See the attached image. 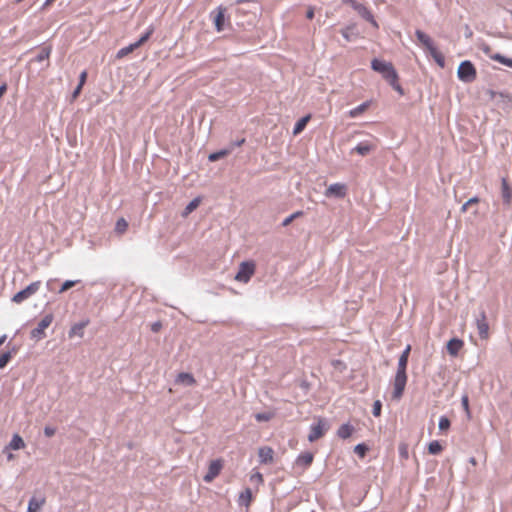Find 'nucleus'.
<instances>
[{"instance_id": "obj_50", "label": "nucleus", "mask_w": 512, "mask_h": 512, "mask_svg": "<svg viewBox=\"0 0 512 512\" xmlns=\"http://www.w3.org/2000/svg\"><path fill=\"white\" fill-rule=\"evenodd\" d=\"M7 91V84L6 83H3L1 86H0V99L2 98V96L6 93Z\"/></svg>"}, {"instance_id": "obj_37", "label": "nucleus", "mask_w": 512, "mask_h": 512, "mask_svg": "<svg viewBox=\"0 0 512 512\" xmlns=\"http://www.w3.org/2000/svg\"><path fill=\"white\" fill-rule=\"evenodd\" d=\"M79 281L78 280H66L61 288L59 289V293H64L66 292L67 290L71 289L72 287H74Z\"/></svg>"}, {"instance_id": "obj_57", "label": "nucleus", "mask_w": 512, "mask_h": 512, "mask_svg": "<svg viewBox=\"0 0 512 512\" xmlns=\"http://www.w3.org/2000/svg\"><path fill=\"white\" fill-rule=\"evenodd\" d=\"M245 143V139L242 138L241 140L237 141L236 146H241Z\"/></svg>"}, {"instance_id": "obj_10", "label": "nucleus", "mask_w": 512, "mask_h": 512, "mask_svg": "<svg viewBox=\"0 0 512 512\" xmlns=\"http://www.w3.org/2000/svg\"><path fill=\"white\" fill-rule=\"evenodd\" d=\"M347 194V187L342 183L331 184L325 191L326 197L344 198Z\"/></svg>"}, {"instance_id": "obj_21", "label": "nucleus", "mask_w": 512, "mask_h": 512, "mask_svg": "<svg viewBox=\"0 0 512 512\" xmlns=\"http://www.w3.org/2000/svg\"><path fill=\"white\" fill-rule=\"evenodd\" d=\"M253 500L252 491L250 488H246L239 495V504L249 507Z\"/></svg>"}, {"instance_id": "obj_36", "label": "nucleus", "mask_w": 512, "mask_h": 512, "mask_svg": "<svg viewBox=\"0 0 512 512\" xmlns=\"http://www.w3.org/2000/svg\"><path fill=\"white\" fill-rule=\"evenodd\" d=\"M200 204V199L199 198H195L193 199L185 208V212L184 214L185 215H188L190 214L191 212H193Z\"/></svg>"}, {"instance_id": "obj_55", "label": "nucleus", "mask_w": 512, "mask_h": 512, "mask_svg": "<svg viewBox=\"0 0 512 512\" xmlns=\"http://www.w3.org/2000/svg\"><path fill=\"white\" fill-rule=\"evenodd\" d=\"M291 215H292V218H294V220H295V219H297V218H299V217L303 216V211H296V212H294V213H293V214H291Z\"/></svg>"}, {"instance_id": "obj_28", "label": "nucleus", "mask_w": 512, "mask_h": 512, "mask_svg": "<svg viewBox=\"0 0 512 512\" xmlns=\"http://www.w3.org/2000/svg\"><path fill=\"white\" fill-rule=\"evenodd\" d=\"M154 32V28L150 26L147 31L139 38L138 41L134 42V46H137L138 48L142 46L148 39L151 37V35Z\"/></svg>"}, {"instance_id": "obj_42", "label": "nucleus", "mask_w": 512, "mask_h": 512, "mask_svg": "<svg viewBox=\"0 0 512 512\" xmlns=\"http://www.w3.org/2000/svg\"><path fill=\"white\" fill-rule=\"evenodd\" d=\"M382 403L380 400H376L373 404L372 413L375 417H379L381 415Z\"/></svg>"}, {"instance_id": "obj_39", "label": "nucleus", "mask_w": 512, "mask_h": 512, "mask_svg": "<svg viewBox=\"0 0 512 512\" xmlns=\"http://www.w3.org/2000/svg\"><path fill=\"white\" fill-rule=\"evenodd\" d=\"M11 353L6 352L0 355V369H3L11 359Z\"/></svg>"}, {"instance_id": "obj_29", "label": "nucleus", "mask_w": 512, "mask_h": 512, "mask_svg": "<svg viewBox=\"0 0 512 512\" xmlns=\"http://www.w3.org/2000/svg\"><path fill=\"white\" fill-rule=\"evenodd\" d=\"M442 450H443V447L440 444V442L437 440L430 442L428 445V451L432 455L440 454L442 452Z\"/></svg>"}, {"instance_id": "obj_56", "label": "nucleus", "mask_w": 512, "mask_h": 512, "mask_svg": "<svg viewBox=\"0 0 512 512\" xmlns=\"http://www.w3.org/2000/svg\"><path fill=\"white\" fill-rule=\"evenodd\" d=\"M469 206L470 205H467V202H465L461 207V212L465 213L468 210Z\"/></svg>"}, {"instance_id": "obj_45", "label": "nucleus", "mask_w": 512, "mask_h": 512, "mask_svg": "<svg viewBox=\"0 0 512 512\" xmlns=\"http://www.w3.org/2000/svg\"><path fill=\"white\" fill-rule=\"evenodd\" d=\"M510 196H511V193H510L509 187H508V185H507L506 181L504 180V181H503V197H504L507 201H509Z\"/></svg>"}, {"instance_id": "obj_54", "label": "nucleus", "mask_w": 512, "mask_h": 512, "mask_svg": "<svg viewBox=\"0 0 512 512\" xmlns=\"http://www.w3.org/2000/svg\"><path fill=\"white\" fill-rule=\"evenodd\" d=\"M400 454H401L403 457H405V458H407V457H408V452H407V449H406V447H405V446H403V447H401V448H400Z\"/></svg>"}, {"instance_id": "obj_13", "label": "nucleus", "mask_w": 512, "mask_h": 512, "mask_svg": "<svg viewBox=\"0 0 512 512\" xmlns=\"http://www.w3.org/2000/svg\"><path fill=\"white\" fill-rule=\"evenodd\" d=\"M477 329L481 339L486 340L489 338V325L484 313L481 315V318L477 320Z\"/></svg>"}, {"instance_id": "obj_20", "label": "nucleus", "mask_w": 512, "mask_h": 512, "mask_svg": "<svg viewBox=\"0 0 512 512\" xmlns=\"http://www.w3.org/2000/svg\"><path fill=\"white\" fill-rule=\"evenodd\" d=\"M354 432V427L348 423L341 425L337 430V436L341 439L349 438Z\"/></svg>"}, {"instance_id": "obj_51", "label": "nucleus", "mask_w": 512, "mask_h": 512, "mask_svg": "<svg viewBox=\"0 0 512 512\" xmlns=\"http://www.w3.org/2000/svg\"><path fill=\"white\" fill-rule=\"evenodd\" d=\"M306 17L308 19H313L314 17V9L312 7H310L308 10H307V13H306Z\"/></svg>"}, {"instance_id": "obj_6", "label": "nucleus", "mask_w": 512, "mask_h": 512, "mask_svg": "<svg viewBox=\"0 0 512 512\" xmlns=\"http://www.w3.org/2000/svg\"><path fill=\"white\" fill-rule=\"evenodd\" d=\"M53 314H47L45 315L41 321L37 324V327H35L31 331V337L40 340L45 336V330L51 325L53 322Z\"/></svg>"}, {"instance_id": "obj_1", "label": "nucleus", "mask_w": 512, "mask_h": 512, "mask_svg": "<svg viewBox=\"0 0 512 512\" xmlns=\"http://www.w3.org/2000/svg\"><path fill=\"white\" fill-rule=\"evenodd\" d=\"M371 67L374 71L380 73L384 79L388 81V83L399 92L401 95L403 94V89L399 84L398 74L393 67L392 63L373 59L371 62Z\"/></svg>"}, {"instance_id": "obj_3", "label": "nucleus", "mask_w": 512, "mask_h": 512, "mask_svg": "<svg viewBox=\"0 0 512 512\" xmlns=\"http://www.w3.org/2000/svg\"><path fill=\"white\" fill-rule=\"evenodd\" d=\"M457 75L461 81L470 83L476 79L477 72L474 65L466 60L460 63Z\"/></svg>"}, {"instance_id": "obj_34", "label": "nucleus", "mask_w": 512, "mask_h": 512, "mask_svg": "<svg viewBox=\"0 0 512 512\" xmlns=\"http://www.w3.org/2000/svg\"><path fill=\"white\" fill-rule=\"evenodd\" d=\"M490 58L508 67H512V59L506 58L501 54H494Z\"/></svg>"}, {"instance_id": "obj_58", "label": "nucleus", "mask_w": 512, "mask_h": 512, "mask_svg": "<svg viewBox=\"0 0 512 512\" xmlns=\"http://www.w3.org/2000/svg\"><path fill=\"white\" fill-rule=\"evenodd\" d=\"M55 0H46V2L44 3V7H47L49 6L51 3H53Z\"/></svg>"}, {"instance_id": "obj_41", "label": "nucleus", "mask_w": 512, "mask_h": 512, "mask_svg": "<svg viewBox=\"0 0 512 512\" xmlns=\"http://www.w3.org/2000/svg\"><path fill=\"white\" fill-rule=\"evenodd\" d=\"M450 428V420L445 417V416H442L440 419H439V429L440 430H443V431H446Z\"/></svg>"}, {"instance_id": "obj_23", "label": "nucleus", "mask_w": 512, "mask_h": 512, "mask_svg": "<svg viewBox=\"0 0 512 512\" xmlns=\"http://www.w3.org/2000/svg\"><path fill=\"white\" fill-rule=\"evenodd\" d=\"M311 116L310 115H306L304 117H302L301 119H299L297 121V123L295 124L294 126V129H293V134L294 135H298L300 134L306 127L307 123L309 122Z\"/></svg>"}, {"instance_id": "obj_16", "label": "nucleus", "mask_w": 512, "mask_h": 512, "mask_svg": "<svg viewBox=\"0 0 512 512\" xmlns=\"http://www.w3.org/2000/svg\"><path fill=\"white\" fill-rule=\"evenodd\" d=\"M371 104H372V101L368 100V101L363 102L359 106L351 109L348 112L349 117L356 118V117L362 115L363 113H365L370 108Z\"/></svg>"}, {"instance_id": "obj_35", "label": "nucleus", "mask_w": 512, "mask_h": 512, "mask_svg": "<svg viewBox=\"0 0 512 512\" xmlns=\"http://www.w3.org/2000/svg\"><path fill=\"white\" fill-rule=\"evenodd\" d=\"M299 463L303 464L304 466L311 465L313 461V455L311 453H303L298 457L297 460Z\"/></svg>"}, {"instance_id": "obj_52", "label": "nucleus", "mask_w": 512, "mask_h": 512, "mask_svg": "<svg viewBox=\"0 0 512 512\" xmlns=\"http://www.w3.org/2000/svg\"><path fill=\"white\" fill-rule=\"evenodd\" d=\"M477 203H479L478 197H472L467 201V205H473V204H477Z\"/></svg>"}, {"instance_id": "obj_31", "label": "nucleus", "mask_w": 512, "mask_h": 512, "mask_svg": "<svg viewBox=\"0 0 512 512\" xmlns=\"http://www.w3.org/2000/svg\"><path fill=\"white\" fill-rule=\"evenodd\" d=\"M231 152V150L229 149H224V150H220V151H217V152H214V153H211L209 156H208V159L209 161L211 162H215L221 158H224L225 156H227L229 153Z\"/></svg>"}, {"instance_id": "obj_19", "label": "nucleus", "mask_w": 512, "mask_h": 512, "mask_svg": "<svg viewBox=\"0 0 512 512\" xmlns=\"http://www.w3.org/2000/svg\"><path fill=\"white\" fill-rule=\"evenodd\" d=\"M176 382L179 383V384H184V385H187V386H192V385H194L196 383V380H195V378L193 377L192 374L182 372V373H179L177 375Z\"/></svg>"}, {"instance_id": "obj_2", "label": "nucleus", "mask_w": 512, "mask_h": 512, "mask_svg": "<svg viewBox=\"0 0 512 512\" xmlns=\"http://www.w3.org/2000/svg\"><path fill=\"white\" fill-rule=\"evenodd\" d=\"M407 373L405 371H396L395 377L392 383V398L394 400H400L403 396L406 384H407Z\"/></svg>"}, {"instance_id": "obj_8", "label": "nucleus", "mask_w": 512, "mask_h": 512, "mask_svg": "<svg viewBox=\"0 0 512 512\" xmlns=\"http://www.w3.org/2000/svg\"><path fill=\"white\" fill-rule=\"evenodd\" d=\"M346 3L350 4L365 20L370 22L374 27H378L376 20L372 13L367 9L366 6L357 2L356 0H345Z\"/></svg>"}, {"instance_id": "obj_27", "label": "nucleus", "mask_w": 512, "mask_h": 512, "mask_svg": "<svg viewBox=\"0 0 512 512\" xmlns=\"http://www.w3.org/2000/svg\"><path fill=\"white\" fill-rule=\"evenodd\" d=\"M373 149V147L368 143H359L355 148L354 151H356L358 154L365 156L370 153V151Z\"/></svg>"}, {"instance_id": "obj_49", "label": "nucleus", "mask_w": 512, "mask_h": 512, "mask_svg": "<svg viewBox=\"0 0 512 512\" xmlns=\"http://www.w3.org/2000/svg\"><path fill=\"white\" fill-rule=\"evenodd\" d=\"M81 90H82V86L78 85L72 94L73 99H76L79 96V94L81 93Z\"/></svg>"}, {"instance_id": "obj_30", "label": "nucleus", "mask_w": 512, "mask_h": 512, "mask_svg": "<svg viewBox=\"0 0 512 512\" xmlns=\"http://www.w3.org/2000/svg\"><path fill=\"white\" fill-rule=\"evenodd\" d=\"M50 54H51V47L50 46L43 47L40 50V52L38 53V55L36 56L35 60L37 62H42L44 60H47L50 57Z\"/></svg>"}, {"instance_id": "obj_33", "label": "nucleus", "mask_w": 512, "mask_h": 512, "mask_svg": "<svg viewBox=\"0 0 512 512\" xmlns=\"http://www.w3.org/2000/svg\"><path fill=\"white\" fill-rule=\"evenodd\" d=\"M275 416L274 412H262L255 414V419L258 422H268Z\"/></svg>"}, {"instance_id": "obj_14", "label": "nucleus", "mask_w": 512, "mask_h": 512, "mask_svg": "<svg viewBox=\"0 0 512 512\" xmlns=\"http://www.w3.org/2000/svg\"><path fill=\"white\" fill-rule=\"evenodd\" d=\"M410 352H411V345H407L406 348L404 349V351L402 352V354L399 357L398 366H397V370L398 371H405L406 372L407 365H408V358H409Z\"/></svg>"}, {"instance_id": "obj_4", "label": "nucleus", "mask_w": 512, "mask_h": 512, "mask_svg": "<svg viewBox=\"0 0 512 512\" xmlns=\"http://www.w3.org/2000/svg\"><path fill=\"white\" fill-rule=\"evenodd\" d=\"M41 285H42L41 281L32 282L25 289L16 293L13 296L12 301L16 304L22 303L23 301L27 300L28 298H30L31 296L36 294L39 291V289L41 288Z\"/></svg>"}, {"instance_id": "obj_59", "label": "nucleus", "mask_w": 512, "mask_h": 512, "mask_svg": "<svg viewBox=\"0 0 512 512\" xmlns=\"http://www.w3.org/2000/svg\"><path fill=\"white\" fill-rule=\"evenodd\" d=\"M160 327V324H154L153 325V330L154 331H158V328Z\"/></svg>"}, {"instance_id": "obj_7", "label": "nucleus", "mask_w": 512, "mask_h": 512, "mask_svg": "<svg viewBox=\"0 0 512 512\" xmlns=\"http://www.w3.org/2000/svg\"><path fill=\"white\" fill-rule=\"evenodd\" d=\"M327 429L328 427L326 421L322 418H319L318 422L311 426L308 440L310 442H314L322 438L325 435Z\"/></svg>"}, {"instance_id": "obj_26", "label": "nucleus", "mask_w": 512, "mask_h": 512, "mask_svg": "<svg viewBox=\"0 0 512 512\" xmlns=\"http://www.w3.org/2000/svg\"><path fill=\"white\" fill-rule=\"evenodd\" d=\"M138 47L137 46H134V43L126 46V47H123L121 48L117 54H116V58L117 59H122L124 58L125 56H127L128 54L132 53L135 49H137Z\"/></svg>"}, {"instance_id": "obj_46", "label": "nucleus", "mask_w": 512, "mask_h": 512, "mask_svg": "<svg viewBox=\"0 0 512 512\" xmlns=\"http://www.w3.org/2000/svg\"><path fill=\"white\" fill-rule=\"evenodd\" d=\"M55 433H56V430H55V428H53V427L46 426V427L44 428V434H45L47 437H52V436H54V435H55Z\"/></svg>"}, {"instance_id": "obj_22", "label": "nucleus", "mask_w": 512, "mask_h": 512, "mask_svg": "<svg viewBox=\"0 0 512 512\" xmlns=\"http://www.w3.org/2000/svg\"><path fill=\"white\" fill-rule=\"evenodd\" d=\"M87 324L88 321L74 324L69 331V338H73L76 335L79 337H83V330L87 326Z\"/></svg>"}, {"instance_id": "obj_38", "label": "nucleus", "mask_w": 512, "mask_h": 512, "mask_svg": "<svg viewBox=\"0 0 512 512\" xmlns=\"http://www.w3.org/2000/svg\"><path fill=\"white\" fill-rule=\"evenodd\" d=\"M368 451V448L365 444H358L354 448V452L360 456L361 458L365 457L366 453Z\"/></svg>"}, {"instance_id": "obj_44", "label": "nucleus", "mask_w": 512, "mask_h": 512, "mask_svg": "<svg viewBox=\"0 0 512 512\" xmlns=\"http://www.w3.org/2000/svg\"><path fill=\"white\" fill-rule=\"evenodd\" d=\"M332 365L334 366L335 369L339 370V371H344L346 369V365L343 361L341 360H334L332 362Z\"/></svg>"}, {"instance_id": "obj_18", "label": "nucleus", "mask_w": 512, "mask_h": 512, "mask_svg": "<svg viewBox=\"0 0 512 512\" xmlns=\"http://www.w3.org/2000/svg\"><path fill=\"white\" fill-rule=\"evenodd\" d=\"M415 35L418 39V41L423 45L425 46L428 51L434 47V44H433V41L432 39L427 35L425 34L423 31L421 30H416L415 32Z\"/></svg>"}, {"instance_id": "obj_48", "label": "nucleus", "mask_w": 512, "mask_h": 512, "mask_svg": "<svg viewBox=\"0 0 512 512\" xmlns=\"http://www.w3.org/2000/svg\"><path fill=\"white\" fill-rule=\"evenodd\" d=\"M293 220H294V218H292V215L288 216L282 222V226L287 227L288 225H290L292 223Z\"/></svg>"}, {"instance_id": "obj_43", "label": "nucleus", "mask_w": 512, "mask_h": 512, "mask_svg": "<svg viewBox=\"0 0 512 512\" xmlns=\"http://www.w3.org/2000/svg\"><path fill=\"white\" fill-rule=\"evenodd\" d=\"M462 406L464 410L466 411L467 415H470V408H469V398L467 395H464L461 399Z\"/></svg>"}, {"instance_id": "obj_17", "label": "nucleus", "mask_w": 512, "mask_h": 512, "mask_svg": "<svg viewBox=\"0 0 512 512\" xmlns=\"http://www.w3.org/2000/svg\"><path fill=\"white\" fill-rule=\"evenodd\" d=\"M45 497H32L28 504L27 512H39L40 508L45 504Z\"/></svg>"}, {"instance_id": "obj_60", "label": "nucleus", "mask_w": 512, "mask_h": 512, "mask_svg": "<svg viewBox=\"0 0 512 512\" xmlns=\"http://www.w3.org/2000/svg\"><path fill=\"white\" fill-rule=\"evenodd\" d=\"M5 338H6L5 336H2V337L0 338V345L5 341Z\"/></svg>"}, {"instance_id": "obj_40", "label": "nucleus", "mask_w": 512, "mask_h": 512, "mask_svg": "<svg viewBox=\"0 0 512 512\" xmlns=\"http://www.w3.org/2000/svg\"><path fill=\"white\" fill-rule=\"evenodd\" d=\"M250 481L257 485H262L264 482L263 475L260 472H256L250 476Z\"/></svg>"}, {"instance_id": "obj_47", "label": "nucleus", "mask_w": 512, "mask_h": 512, "mask_svg": "<svg viewBox=\"0 0 512 512\" xmlns=\"http://www.w3.org/2000/svg\"><path fill=\"white\" fill-rule=\"evenodd\" d=\"M86 79H87V72L86 71H83L81 74H80V77H79V84L80 86L83 87V85L85 84L86 82Z\"/></svg>"}, {"instance_id": "obj_9", "label": "nucleus", "mask_w": 512, "mask_h": 512, "mask_svg": "<svg viewBox=\"0 0 512 512\" xmlns=\"http://www.w3.org/2000/svg\"><path fill=\"white\" fill-rule=\"evenodd\" d=\"M222 468H223V460L222 459L212 460L209 463L208 471L205 474V476L203 477V480L206 483L212 482L220 474Z\"/></svg>"}, {"instance_id": "obj_15", "label": "nucleus", "mask_w": 512, "mask_h": 512, "mask_svg": "<svg viewBox=\"0 0 512 512\" xmlns=\"http://www.w3.org/2000/svg\"><path fill=\"white\" fill-rule=\"evenodd\" d=\"M225 11L226 9L223 7L217 8L216 16L214 17V24L218 32H221L224 29Z\"/></svg>"}, {"instance_id": "obj_12", "label": "nucleus", "mask_w": 512, "mask_h": 512, "mask_svg": "<svg viewBox=\"0 0 512 512\" xmlns=\"http://www.w3.org/2000/svg\"><path fill=\"white\" fill-rule=\"evenodd\" d=\"M463 347H464V342H463V340H461L459 338H453V339L449 340L446 345L447 352L452 357H456L459 354V352L462 350Z\"/></svg>"}, {"instance_id": "obj_25", "label": "nucleus", "mask_w": 512, "mask_h": 512, "mask_svg": "<svg viewBox=\"0 0 512 512\" xmlns=\"http://www.w3.org/2000/svg\"><path fill=\"white\" fill-rule=\"evenodd\" d=\"M24 447L25 443L23 439L18 434H15L9 443V448H11L12 450H19L23 449Z\"/></svg>"}, {"instance_id": "obj_11", "label": "nucleus", "mask_w": 512, "mask_h": 512, "mask_svg": "<svg viewBox=\"0 0 512 512\" xmlns=\"http://www.w3.org/2000/svg\"><path fill=\"white\" fill-rule=\"evenodd\" d=\"M258 457L261 464H271L274 460V450L269 446L260 447Z\"/></svg>"}, {"instance_id": "obj_24", "label": "nucleus", "mask_w": 512, "mask_h": 512, "mask_svg": "<svg viewBox=\"0 0 512 512\" xmlns=\"http://www.w3.org/2000/svg\"><path fill=\"white\" fill-rule=\"evenodd\" d=\"M431 56L433 57V59L436 61V63L441 67L443 68L445 66V57L444 55L437 50V48L434 46L433 48H431L429 50Z\"/></svg>"}, {"instance_id": "obj_32", "label": "nucleus", "mask_w": 512, "mask_h": 512, "mask_svg": "<svg viewBox=\"0 0 512 512\" xmlns=\"http://www.w3.org/2000/svg\"><path fill=\"white\" fill-rule=\"evenodd\" d=\"M127 228H128V222L124 218H120L117 220L116 225H115V231L118 234L125 233Z\"/></svg>"}, {"instance_id": "obj_5", "label": "nucleus", "mask_w": 512, "mask_h": 512, "mask_svg": "<svg viewBox=\"0 0 512 512\" xmlns=\"http://www.w3.org/2000/svg\"><path fill=\"white\" fill-rule=\"evenodd\" d=\"M255 273V264L252 261L242 262L235 276V280L247 283Z\"/></svg>"}, {"instance_id": "obj_53", "label": "nucleus", "mask_w": 512, "mask_h": 512, "mask_svg": "<svg viewBox=\"0 0 512 512\" xmlns=\"http://www.w3.org/2000/svg\"><path fill=\"white\" fill-rule=\"evenodd\" d=\"M56 279H50L47 281V287L49 290H53V284L56 282Z\"/></svg>"}]
</instances>
